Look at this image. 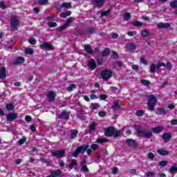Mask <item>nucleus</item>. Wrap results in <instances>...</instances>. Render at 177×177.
I'll list each match as a JSON object with an SVG mask.
<instances>
[{"instance_id": "23", "label": "nucleus", "mask_w": 177, "mask_h": 177, "mask_svg": "<svg viewBox=\"0 0 177 177\" xmlns=\"http://www.w3.org/2000/svg\"><path fill=\"white\" fill-rule=\"evenodd\" d=\"M84 50H86V52L87 53H90L91 55H92V53H93V50H92V48H91V46L89 44H86L84 46Z\"/></svg>"}, {"instance_id": "29", "label": "nucleus", "mask_w": 177, "mask_h": 177, "mask_svg": "<svg viewBox=\"0 0 177 177\" xmlns=\"http://www.w3.org/2000/svg\"><path fill=\"white\" fill-rule=\"evenodd\" d=\"M7 110H8V111H12V110H15V106L12 104H8L6 106Z\"/></svg>"}, {"instance_id": "28", "label": "nucleus", "mask_w": 177, "mask_h": 177, "mask_svg": "<svg viewBox=\"0 0 177 177\" xmlns=\"http://www.w3.org/2000/svg\"><path fill=\"white\" fill-rule=\"evenodd\" d=\"M112 108L114 110H120V103L118 102V101L115 102V103L113 104V106H112Z\"/></svg>"}, {"instance_id": "56", "label": "nucleus", "mask_w": 177, "mask_h": 177, "mask_svg": "<svg viewBox=\"0 0 177 177\" xmlns=\"http://www.w3.org/2000/svg\"><path fill=\"white\" fill-rule=\"evenodd\" d=\"M106 97H107V95H106V94H102L100 96V99H101V100H106Z\"/></svg>"}, {"instance_id": "42", "label": "nucleus", "mask_w": 177, "mask_h": 177, "mask_svg": "<svg viewBox=\"0 0 177 177\" xmlns=\"http://www.w3.org/2000/svg\"><path fill=\"white\" fill-rule=\"evenodd\" d=\"M73 89H75V84H71L69 86H68L66 91H68V92H71Z\"/></svg>"}, {"instance_id": "50", "label": "nucleus", "mask_w": 177, "mask_h": 177, "mask_svg": "<svg viewBox=\"0 0 177 177\" xmlns=\"http://www.w3.org/2000/svg\"><path fill=\"white\" fill-rule=\"evenodd\" d=\"M127 35H129V37H133V35H136V31L127 32Z\"/></svg>"}, {"instance_id": "15", "label": "nucleus", "mask_w": 177, "mask_h": 177, "mask_svg": "<svg viewBox=\"0 0 177 177\" xmlns=\"http://www.w3.org/2000/svg\"><path fill=\"white\" fill-rule=\"evenodd\" d=\"M126 143L130 147H136V142L135 140L132 139H127L126 140Z\"/></svg>"}, {"instance_id": "12", "label": "nucleus", "mask_w": 177, "mask_h": 177, "mask_svg": "<svg viewBox=\"0 0 177 177\" xmlns=\"http://www.w3.org/2000/svg\"><path fill=\"white\" fill-rule=\"evenodd\" d=\"M157 27L158 28H169V27H171V25L169 24V23H158L157 24Z\"/></svg>"}, {"instance_id": "46", "label": "nucleus", "mask_w": 177, "mask_h": 177, "mask_svg": "<svg viewBox=\"0 0 177 177\" xmlns=\"http://www.w3.org/2000/svg\"><path fill=\"white\" fill-rule=\"evenodd\" d=\"M36 43H37V41L35 40V39H34V37H31L29 39V44H31V45H35Z\"/></svg>"}, {"instance_id": "31", "label": "nucleus", "mask_w": 177, "mask_h": 177, "mask_svg": "<svg viewBox=\"0 0 177 177\" xmlns=\"http://www.w3.org/2000/svg\"><path fill=\"white\" fill-rule=\"evenodd\" d=\"M70 15H71V12L66 11V12L61 13L60 17H64V19H65V17H67V16H70Z\"/></svg>"}, {"instance_id": "2", "label": "nucleus", "mask_w": 177, "mask_h": 177, "mask_svg": "<svg viewBox=\"0 0 177 177\" xmlns=\"http://www.w3.org/2000/svg\"><path fill=\"white\" fill-rule=\"evenodd\" d=\"M157 104V97L154 95H151L148 97V110L153 111Z\"/></svg>"}, {"instance_id": "40", "label": "nucleus", "mask_w": 177, "mask_h": 177, "mask_svg": "<svg viewBox=\"0 0 177 177\" xmlns=\"http://www.w3.org/2000/svg\"><path fill=\"white\" fill-rule=\"evenodd\" d=\"M62 8H66L68 9V8H71V3L64 2L62 3Z\"/></svg>"}, {"instance_id": "45", "label": "nucleus", "mask_w": 177, "mask_h": 177, "mask_svg": "<svg viewBox=\"0 0 177 177\" xmlns=\"http://www.w3.org/2000/svg\"><path fill=\"white\" fill-rule=\"evenodd\" d=\"M91 149H92V150H97V149H99V145H96V144H93L91 145Z\"/></svg>"}, {"instance_id": "41", "label": "nucleus", "mask_w": 177, "mask_h": 177, "mask_svg": "<svg viewBox=\"0 0 177 177\" xmlns=\"http://www.w3.org/2000/svg\"><path fill=\"white\" fill-rule=\"evenodd\" d=\"M169 172L171 174H174V172H177V167L176 166H173L169 169Z\"/></svg>"}, {"instance_id": "63", "label": "nucleus", "mask_w": 177, "mask_h": 177, "mask_svg": "<svg viewBox=\"0 0 177 177\" xmlns=\"http://www.w3.org/2000/svg\"><path fill=\"white\" fill-rule=\"evenodd\" d=\"M131 68H132L133 70H137V71H138V70H139V66H138V65H132V66H131Z\"/></svg>"}, {"instance_id": "8", "label": "nucleus", "mask_w": 177, "mask_h": 177, "mask_svg": "<svg viewBox=\"0 0 177 177\" xmlns=\"http://www.w3.org/2000/svg\"><path fill=\"white\" fill-rule=\"evenodd\" d=\"M74 20H75V19L73 17L68 18L66 20V22L60 27V30H66V28H67V27H68V26H70V24H71Z\"/></svg>"}, {"instance_id": "52", "label": "nucleus", "mask_w": 177, "mask_h": 177, "mask_svg": "<svg viewBox=\"0 0 177 177\" xmlns=\"http://www.w3.org/2000/svg\"><path fill=\"white\" fill-rule=\"evenodd\" d=\"M147 157L149 158V160H153L154 158V154L150 152L147 154Z\"/></svg>"}, {"instance_id": "19", "label": "nucleus", "mask_w": 177, "mask_h": 177, "mask_svg": "<svg viewBox=\"0 0 177 177\" xmlns=\"http://www.w3.org/2000/svg\"><path fill=\"white\" fill-rule=\"evenodd\" d=\"M96 123L95 122H93L91 123L88 128V132H93L96 129Z\"/></svg>"}, {"instance_id": "44", "label": "nucleus", "mask_w": 177, "mask_h": 177, "mask_svg": "<svg viewBox=\"0 0 177 177\" xmlns=\"http://www.w3.org/2000/svg\"><path fill=\"white\" fill-rule=\"evenodd\" d=\"M133 26H135L136 27H140L142 26V24L140 21H134L132 22Z\"/></svg>"}, {"instance_id": "20", "label": "nucleus", "mask_w": 177, "mask_h": 177, "mask_svg": "<svg viewBox=\"0 0 177 177\" xmlns=\"http://www.w3.org/2000/svg\"><path fill=\"white\" fill-rule=\"evenodd\" d=\"M59 118H64V120H68L70 118V115L66 111H63L60 115H59Z\"/></svg>"}, {"instance_id": "58", "label": "nucleus", "mask_w": 177, "mask_h": 177, "mask_svg": "<svg viewBox=\"0 0 177 177\" xmlns=\"http://www.w3.org/2000/svg\"><path fill=\"white\" fill-rule=\"evenodd\" d=\"M25 120L27 122H30L32 121V118L30 115H26Z\"/></svg>"}, {"instance_id": "18", "label": "nucleus", "mask_w": 177, "mask_h": 177, "mask_svg": "<svg viewBox=\"0 0 177 177\" xmlns=\"http://www.w3.org/2000/svg\"><path fill=\"white\" fill-rule=\"evenodd\" d=\"M164 129V127H153L151 128L152 132L153 133H160V132H162V131Z\"/></svg>"}, {"instance_id": "13", "label": "nucleus", "mask_w": 177, "mask_h": 177, "mask_svg": "<svg viewBox=\"0 0 177 177\" xmlns=\"http://www.w3.org/2000/svg\"><path fill=\"white\" fill-rule=\"evenodd\" d=\"M88 67L91 68V70H95L96 67V62H95V60H90L88 63Z\"/></svg>"}, {"instance_id": "27", "label": "nucleus", "mask_w": 177, "mask_h": 177, "mask_svg": "<svg viewBox=\"0 0 177 177\" xmlns=\"http://www.w3.org/2000/svg\"><path fill=\"white\" fill-rule=\"evenodd\" d=\"M111 14V11L110 10H107L106 11H103L101 12V16L102 17H104L106 16H110Z\"/></svg>"}, {"instance_id": "38", "label": "nucleus", "mask_w": 177, "mask_h": 177, "mask_svg": "<svg viewBox=\"0 0 177 177\" xmlns=\"http://www.w3.org/2000/svg\"><path fill=\"white\" fill-rule=\"evenodd\" d=\"M48 26L51 28L57 27V24L54 21H49V22H48Z\"/></svg>"}, {"instance_id": "7", "label": "nucleus", "mask_w": 177, "mask_h": 177, "mask_svg": "<svg viewBox=\"0 0 177 177\" xmlns=\"http://www.w3.org/2000/svg\"><path fill=\"white\" fill-rule=\"evenodd\" d=\"M19 26V19L16 17H12L11 18V30L15 31L17 30V26Z\"/></svg>"}, {"instance_id": "17", "label": "nucleus", "mask_w": 177, "mask_h": 177, "mask_svg": "<svg viewBox=\"0 0 177 177\" xmlns=\"http://www.w3.org/2000/svg\"><path fill=\"white\" fill-rule=\"evenodd\" d=\"M47 97L49 102H53V100H55V93L53 91H49L47 93Z\"/></svg>"}, {"instance_id": "3", "label": "nucleus", "mask_w": 177, "mask_h": 177, "mask_svg": "<svg viewBox=\"0 0 177 177\" xmlns=\"http://www.w3.org/2000/svg\"><path fill=\"white\" fill-rule=\"evenodd\" d=\"M137 133L138 136L147 138V139H151V138L153 136L151 131H145L143 130L138 129Z\"/></svg>"}, {"instance_id": "11", "label": "nucleus", "mask_w": 177, "mask_h": 177, "mask_svg": "<svg viewBox=\"0 0 177 177\" xmlns=\"http://www.w3.org/2000/svg\"><path fill=\"white\" fill-rule=\"evenodd\" d=\"M17 118V113H8L7 114V121H14Z\"/></svg>"}, {"instance_id": "21", "label": "nucleus", "mask_w": 177, "mask_h": 177, "mask_svg": "<svg viewBox=\"0 0 177 177\" xmlns=\"http://www.w3.org/2000/svg\"><path fill=\"white\" fill-rule=\"evenodd\" d=\"M162 139L166 143L169 142V140L171 139V134L169 133H164L162 136Z\"/></svg>"}, {"instance_id": "24", "label": "nucleus", "mask_w": 177, "mask_h": 177, "mask_svg": "<svg viewBox=\"0 0 177 177\" xmlns=\"http://www.w3.org/2000/svg\"><path fill=\"white\" fill-rule=\"evenodd\" d=\"M77 165V160L73 159L71 160V162L68 165V168H70V169H73V168H74V167Z\"/></svg>"}, {"instance_id": "59", "label": "nucleus", "mask_w": 177, "mask_h": 177, "mask_svg": "<svg viewBox=\"0 0 177 177\" xmlns=\"http://www.w3.org/2000/svg\"><path fill=\"white\" fill-rule=\"evenodd\" d=\"M100 117H106V112L104 111H100L98 113Z\"/></svg>"}, {"instance_id": "48", "label": "nucleus", "mask_w": 177, "mask_h": 177, "mask_svg": "<svg viewBox=\"0 0 177 177\" xmlns=\"http://www.w3.org/2000/svg\"><path fill=\"white\" fill-rule=\"evenodd\" d=\"M91 109L93 110H97V109H99V104H91Z\"/></svg>"}, {"instance_id": "39", "label": "nucleus", "mask_w": 177, "mask_h": 177, "mask_svg": "<svg viewBox=\"0 0 177 177\" xmlns=\"http://www.w3.org/2000/svg\"><path fill=\"white\" fill-rule=\"evenodd\" d=\"M38 5H46L48 3V0H38L37 1Z\"/></svg>"}, {"instance_id": "47", "label": "nucleus", "mask_w": 177, "mask_h": 177, "mask_svg": "<svg viewBox=\"0 0 177 177\" xmlns=\"http://www.w3.org/2000/svg\"><path fill=\"white\" fill-rule=\"evenodd\" d=\"M158 111H159V114H161V115H165L166 114L165 109H164L162 108H159L158 109Z\"/></svg>"}, {"instance_id": "32", "label": "nucleus", "mask_w": 177, "mask_h": 177, "mask_svg": "<svg viewBox=\"0 0 177 177\" xmlns=\"http://www.w3.org/2000/svg\"><path fill=\"white\" fill-rule=\"evenodd\" d=\"M170 6L173 9H177V0H174L170 3Z\"/></svg>"}, {"instance_id": "10", "label": "nucleus", "mask_w": 177, "mask_h": 177, "mask_svg": "<svg viewBox=\"0 0 177 177\" xmlns=\"http://www.w3.org/2000/svg\"><path fill=\"white\" fill-rule=\"evenodd\" d=\"M126 49H127L129 52H133L136 50V45L134 43H129L126 46Z\"/></svg>"}, {"instance_id": "57", "label": "nucleus", "mask_w": 177, "mask_h": 177, "mask_svg": "<svg viewBox=\"0 0 177 177\" xmlns=\"http://www.w3.org/2000/svg\"><path fill=\"white\" fill-rule=\"evenodd\" d=\"M140 63H142V64L147 65V62L146 61V59L143 57H141Z\"/></svg>"}, {"instance_id": "49", "label": "nucleus", "mask_w": 177, "mask_h": 177, "mask_svg": "<svg viewBox=\"0 0 177 177\" xmlns=\"http://www.w3.org/2000/svg\"><path fill=\"white\" fill-rule=\"evenodd\" d=\"M125 20H129V19H131V14H129V12H126L124 15Z\"/></svg>"}, {"instance_id": "64", "label": "nucleus", "mask_w": 177, "mask_h": 177, "mask_svg": "<svg viewBox=\"0 0 177 177\" xmlns=\"http://www.w3.org/2000/svg\"><path fill=\"white\" fill-rule=\"evenodd\" d=\"M171 125H177V120H172L171 121Z\"/></svg>"}, {"instance_id": "16", "label": "nucleus", "mask_w": 177, "mask_h": 177, "mask_svg": "<svg viewBox=\"0 0 177 177\" xmlns=\"http://www.w3.org/2000/svg\"><path fill=\"white\" fill-rule=\"evenodd\" d=\"M0 78L1 80H3V78H6V70L3 67H1L0 68Z\"/></svg>"}, {"instance_id": "14", "label": "nucleus", "mask_w": 177, "mask_h": 177, "mask_svg": "<svg viewBox=\"0 0 177 177\" xmlns=\"http://www.w3.org/2000/svg\"><path fill=\"white\" fill-rule=\"evenodd\" d=\"M106 136H111V135H114V128L109 127L105 131Z\"/></svg>"}, {"instance_id": "1", "label": "nucleus", "mask_w": 177, "mask_h": 177, "mask_svg": "<svg viewBox=\"0 0 177 177\" xmlns=\"http://www.w3.org/2000/svg\"><path fill=\"white\" fill-rule=\"evenodd\" d=\"M89 149L88 145H83L81 147H77L75 151L71 152V154L73 157H75V158H77L78 157V154L82 153L84 154V152L86 151Z\"/></svg>"}, {"instance_id": "37", "label": "nucleus", "mask_w": 177, "mask_h": 177, "mask_svg": "<svg viewBox=\"0 0 177 177\" xmlns=\"http://www.w3.org/2000/svg\"><path fill=\"white\" fill-rule=\"evenodd\" d=\"M26 140H27V138L23 137L22 138L18 140V145L19 146H21V145H23L26 142Z\"/></svg>"}, {"instance_id": "53", "label": "nucleus", "mask_w": 177, "mask_h": 177, "mask_svg": "<svg viewBox=\"0 0 177 177\" xmlns=\"http://www.w3.org/2000/svg\"><path fill=\"white\" fill-rule=\"evenodd\" d=\"M160 67H165V64L161 62L158 63L156 65V68H160Z\"/></svg>"}, {"instance_id": "43", "label": "nucleus", "mask_w": 177, "mask_h": 177, "mask_svg": "<svg viewBox=\"0 0 177 177\" xmlns=\"http://www.w3.org/2000/svg\"><path fill=\"white\" fill-rule=\"evenodd\" d=\"M81 171H82L83 172H89V169H88V166L84 165L81 168Z\"/></svg>"}, {"instance_id": "54", "label": "nucleus", "mask_w": 177, "mask_h": 177, "mask_svg": "<svg viewBox=\"0 0 177 177\" xmlns=\"http://www.w3.org/2000/svg\"><path fill=\"white\" fill-rule=\"evenodd\" d=\"M167 162L165 160H162L159 162V165H160V167H165V165H167Z\"/></svg>"}, {"instance_id": "4", "label": "nucleus", "mask_w": 177, "mask_h": 177, "mask_svg": "<svg viewBox=\"0 0 177 177\" xmlns=\"http://www.w3.org/2000/svg\"><path fill=\"white\" fill-rule=\"evenodd\" d=\"M40 49H46V50H53V45L50 44V42H44L39 45Z\"/></svg>"}, {"instance_id": "26", "label": "nucleus", "mask_w": 177, "mask_h": 177, "mask_svg": "<svg viewBox=\"0 0 177 177\" xmlns=\"http://www.w3.org/2000/svg\"><path fill=\"white\" fill-rule=\"evenodd\" d=\"M158 153L160 156H167V154H169V152L168 151H165L163 149L158 150Z\"/></svg>"}, {"instance_id": "6", "label": "nucleus", "mask_w": 177, "mask_h": 177, "mask_svg": "<svg viewBox=\"0 0 177 177\" xmlns=\"http://www.w3.org/2000/svg\"><path fill=\"white\" fill-rule=\"evenodd\" d=\"M52 155L54 157H57L58 158H62L66 156V151L64 149H59L57 151H54L52 152Z\"/></svg>"}, {"instance_id": "60", "label": "nucleus", "mask_w": 177, "mask_h": 177, "mask_svg": "<svg viewBox=\"0 0 177 177\" xmlns=\"http://www.w3.org/2000/svg\"><path fill=\"white\" fill-rule=\"evenodd\" d=\"M166 66H167L168 70H171L172 68V64L169 62H167Z\"/></svg>"}, {"instance_id": "35", "label": "nucleus", "mask_w": 177, "mask_h": 177, "mask_svg": "<svg viewBox=\"0 0 177 177\" xmlns=\"http://www.w3.org/2000/svg\"><path fill=\"white\" fill-rule=\"evenodd\" d=\"M25 53L27 55H33L34 50H32V48H26Z\"/></svg>"}, {"instance_id": "55", "label": "nucleus", "mask_w": 177, "mask_h": 177, "mask_svg": "<svg viewBox=\"0 0 177 177\" xmlns=\"http://www.w3.org/2000/svg\"><path fill=\"white\" fill-rule=\"evenodd\" d=\"M137 117H142L143 115V111L142 110L138 111L136 112Z\"/></svg>"}, {"instance_id": "5", "label": "nucleus", "mask_w": 177, "mask_h": 177, "mask_svg": "<svg viewBox=\"0 0 177 177\" xmlns=\"http://www.w3.org/2000/svg\"><path fill=\"white\" fill-rule=\"evenodd\" d=\"M101 75L102 80L107 81V80H110V78H111L113 72L111 71H102Z\"/></svg>"}, {"instance_id": "34", "label": "nucleus", "mask_w": 177, "mask_h": 177, "mask_svg": "<svg viewBox=\"0 0 177 177\" xmlns=\"http://www.w3.org/2000/svg\"><path fill=\"white\" fill-rule=\"evenodd\" d=\"M140 82L142 85H145V86H149V85H150V82L149 80H141Z\"/></svg>"}, {"instance_id": "36", "label": "nucleus", "mask_w": 177, "mask_h": 177, "mask_svg": "<svg viewBox=\"0 0 177 177\" xmlns=\"http://www.w3.org/2000/svg\"><path fill=\"white\" fill-rule=\"evenodd\" d=\"M156 68H157V66H156L155 64H151L150 67V71L151 73H156Z\"/></svg>"}, {"instance_id": "51", "label": "nucleus", "mask_w": 177, "mask_h": 177, "mask_svg": "<svg viewBox=\"0 0 177 177\" xmlns=\"http://www.w3.org/2000/svg\"><path fill=\"white\" fill-rule=\"evenodd\" d=\"M141 35L142 37H147V35H149V32H147V30H142Z\"/></svg>"}, {"instance_id": "25", "label": "nucleus", "mask_w": 177, "mask_h": 177, "mask_svg": "<svg viewBox=\"0 0 177 177\" xmlns=\"http://www.w3.org/2000/svg\"><path fill=\"white\" fill-rule=\"evenodd\" d=\"M15 63L17 64H21V63H24V57H19L16 59Z\"/></svg>"}, {"instance_id": "33", "label": "nucleus", "mask_w": 177, "mask_h": 177, "mask_svg": "<svg viewBox=\"0 0 177 177\" xmlns=\"http://www.w3.org/2000/svg\"><path fill=\"white\" fill-rule=\"evenodd\" d=\"M77 135H78V131H73L71 133V139H75L77 138Z\"/></svg>"}, {"instance_id": "62", "label": "nucleus", "mask_w": 177, "mask_h": 177, "mask_svg": "<svg viewBox=\"0 0 177 177\" xmlns=\"http://www.w3.org/2000/svg\"><path fill=\"white\" fill-rule=\"evenodd\" d=\"M0 8H1V9L6 8V6H5V3L3 1L0 2Z\"/></svg>"}, {"instance_id": "22", "label": "nucleus", "mask_w": 177, "mask_h": 177, "mask_svg": "<svg viewBox=\"0 0 177 177\" xmlns=\"http://www.w3.org/2000/svg\"><path fill=\"white\" fill-rule=\"evenodd\" d=\"M61 171L59 169H57L54 171H53L50 175H49L48 177H57L61 174Z\"/></svg>"}, {"instance_id": "61", "label": "nucleus", "mask_w": 177, "mask_h": 177, "mask_svg": "<svg viewBox=\"0 0 177 177\" xmlns=\"http://www.w3.org/2000/svg\"><path fill=\"white\" fill-rule=\"evenodd\" d=\"M97 143H104V142H106V139L105 138H99L97 140Z\"/></svg>"}, {"instance_id": "9", "label": "nucleus", "mask_w": 177, "mask_h": 177, "mask_svg": "<svg viewBox=\"0 0 177 177\" xmlns=\"http://www.w3.org/2000/svg\"><path fill=\"white\" fill-rule=\"evenodd\" d=\"M106 0H93V5L95 8H102L103 5H104V2Z\"/></svg>"}, {"instance_id": "30", "label": "nucleus", "mask_w": 177, "mask_h": 177, "mask_svg": "<svg viewBox=\"0 0 177 177\" xmlns=\"http://www.w3.org/2000/svg\"><path fill=\"white\" fill-rule=\"evenodd\" d=\"M109 55H110V49H109V48H105V49L102 51V56H104V57H107V56H109Z\"/></svg>"}]
</instances>
